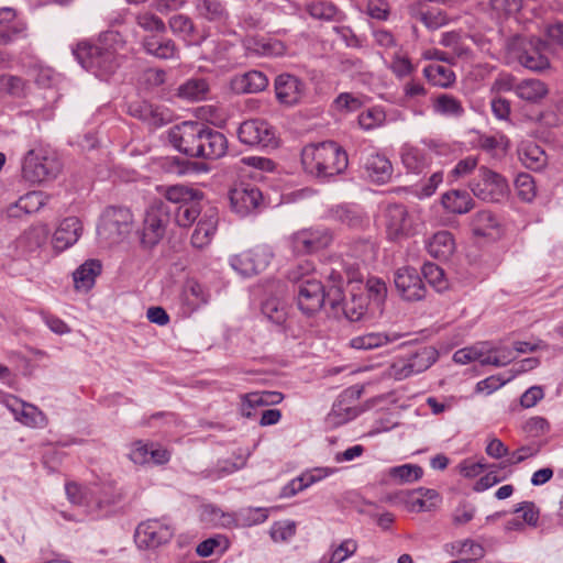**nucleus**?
Segmentation results:
<instances>
[{
  "label": "nucleus",
  "mask_w": 563,
  "mask_h": 563,
  "mask_svg": "<svg viewBox=\"0 0 563 563\" xmlns=\"http://www.w3.org/2000/svg\"><path fill=\"white\" fill-rule=\"evenodd\" d=\"M357 550V543L353 539L343 540L330 554L323 555L319 563H342L352 556Z\"/></svg>",
  "instance_id": "obj_47"
},
{
  "label": "nucleus",
  "mask_w": 563,
  "mask_h": 563,
  "mask_svg": "<svg viewBox=\"0 0 563 563\" xmlns=\"http://www.w3.org/2000/svg\"><path fill=\"white\" fill-rule=\"evenodd\" d=\"M389 68L398 78L409 76L415 70V67L409 58L400 55L394 56Z\"/></svg>",
  "instance_id": "obj_61"
},
{
  "label": "nucleus",
  "mask_w": 563,
  "mask_h": 563,
  "mask_svg": "<svg viewBox=\"0 0 563 563\" xmlns=\"http://www.w3.org/2000/svg\"><path fill=\"white\" fill-rule=\"evenodd\" d=\"M507 145L508 140L503 135L498 137L492 135H484L479 139V146L486 152H493L496 150H501L503 152H505Z\"/></svg>",
  "instance_id": "obj_63"
},
{
  "label": "nucleus",
  "mask_w": 563,
  "mask_h": 563,
  "mask_svg": "<svg viewBox=\"0 0 563 563\" xmlns=\"http://www.w3.org/2000/svg\"><path fill=\"white\" fill-rule=\"evenodd\" d=\"M198 15L212 23H224L229 12L220 0H195Z\"/></svg>",
  "instance_id": "obj_33"
},
{
  "label": "nucleus",
  "mask_w": 563,
  "mask_h": 563,
  "mask_svg": "<svg viewBox=\"0 0 563 563\" xmlns=\"http://www.w3.org/2000/svg\"><path fill=\"white\" fill-rule=\"evenodd\" d=\"M428 253L438 260H449L455 251V241L453 234L449 231H439L429 241L427 245Z\"/></svg>",
  "instance_id": "obj_29"
},
{
  "label": "nucleus",
  "mask_w": 563,
  "mask_h": 563,
  "mask_svg": "<svg viewBox=\"0 0 563 563\" xmlns=\"http://www.w3.org/2000/svg\"><path fill=\"white\" fill-rule=\"evenodd\" d=\"M549 422L543 417H532L523 426V430L531 437H540L549 431Z\"/></svg>",
  "instance_id": "obj_60"
},
{
  "label": "nucleus",
  "mask_w": 563,
  "mask_h": 563,
  "mask_svg": "<svg viewBox=\"0 0 563 563\" xmlns=\"http://www.w3.org/2000/svg\"><path fill=\"white\" fill-rule=\"evenodd\" d=\"M439 353L433 346H422L415 352L397 358L389 367V376L402 380L427 371L438 360Z\"/></svg>",
  "instance_id": "obj_8"
},
{
  "label": "nucleus",
  "mask_w": 563,
  "mask_h": 563,
  "mask_svg": "<svg viewBox=\"0 0 563 563\" xmlns=\"http://www.w3.org/2000/svg\"><path fill=\"white\" fill-rule=\"evenodd\" d=\"M423 75L434 86L448 88L455 81L454 71L443 65L431 64L424 67Z\"/></svg>",
  "instance_id": "obj_44"
},
{
  "label": "nucleus",
  "mask_w": 563,
  "mask_h": 563,
  "mask_svg": "<svg viewBox=\"0 0 563 563\" xmlns=\"http://www.w3.org/2000/svg\"><path fill=\"white\" fill-rule=\"evenodd\" d=\"M385 119L382 111L376 109H368L358 115V123L364 130H372L378 126Z\"/></svg>",
  "instance_id": "obj_57"
},
{
  "label": "nucleus",
  "mask_w": 563,
  "mask_h": 563,
  "mask_svg": "<svg viewBox=\"0 0 563 563\" xmlns=\"http://www.w3.org/2000/svg\"><path fill=\"white\" fill-rule=\"evenodd\" d=\"M100 273L101 264L99 261L85 262L73 274L76 289L88 291L95 285V279Z\"/></svg>",
  "instance_id": "obj_35"
},
{
  "label": "nucleus",
  "mask_w": 563,
  "mask_h": 563,
  "mask_svg": "<svg viewBox=\"0 0 563 563\" xmlns=\"http://www.w3.org/2000/svg\"><path fill=\"white\" fill-rule=\"evenodd\" d=\"M29 91V84L22 77L0 75V97L24 98Z\"/></svg>",
  "instance_id": "obj_39"
},
{
  "label": "nucleus",
  "mask_w": 563,
  "mask_h": 563,
  "mask_svg": "<svg viewBox=\"0 0 563 563\" xmlns=\"http://www.w3.org/2000/svg\"><path fill=\"white\" fill-rule=\"evenodd\" d=\"M308 12L314 19L330 21L334 18L336 9L332 3L319 2L310 4Z\"/></svg>",
  "instance_id": "obj_59"
},
{
  "label": "nucleus",
  "mask_w": 563,
  "mask_h": 563,
  "mask_svg": "<svg viewBox=\"0 0 563 563\" xmlns=\"http://www.w3.org/2000/svg\"><path fill=\"white\" fill-rule=\"evenodd\" d=\"M401 162L408 172L415 174L421 173L429 165L427 154L422 150L413 146H408L402 150Z\"/></svg>",
  "instance_id": "obj_46"
},
{
  "label": "nucleus",
  "mask_w": 563,
  "mask_h": 563,
  "mask_svg": "<svg viewBox=\"0 0 563 563\" xmlns=\"http://www.w3.org/2000/svg\"><path fill=\"white\" fill-rule=\"evenodd\" d=\"M412 16L419 20L429 30H438L449 22L446 13L440 9L417 11Z\"/></svg>",
  "instance_id": "obj_49"
},
{
  "label": "nucleus",
  "mask_w": 563,
  "mask_h": 563,
  "mask_svg": "<svg viewBox=\"0 0 563 563\" xmlns=\"http://www.w3.org/2000/svg\"><path fill=\"white\" fill-rule=\"evenodd\" d=\"M333 241V231L329 228L317 227L300 230L290 238L294 252L310 254L328 247Z\"/></svg>",
  "instance_id": "obj_12"
},
{
  "label": "nucleus",
  "mask_w": 563,
  "mask_h": 563,
  "mask_svg": "<svg viewBox=\"0 0 563 563\" xmlns=\"http://www.w3.org/2000/svg\"><path fill=\"white\" fill-rule=\"evenodd\" d=\"M313 265L309 261L300 262L295 268H292L287 277L290 282L297 284V287L300 286V283L302 280H306L307 278H314L313 276H310V273L313 271Z\"/></svg>",
  "instance_id": "obj_58"
},
{
  "label": "nucleus",
  "mask_w": 563,
  "mask_h": 563,
  "mask_svg": "<svg viewBox=\"0 0 563 563\" xmlns=\"http://www.w3.org/2000/svg\"><path fill=\"white\" fill-rule=\"evenodd\" d=\"M422 275L427 283L434 287L438 291L446 288V280L443 269L433 263H426L422 266Z\"/></svg>",
  "instance_id": "obj_52"
},
{
  "label": "nucleus",
  "mask_w": 563,
  "mask_h": 563,
  "mask_svg": "<svg viewBox=\"0 0 563 563\" xmlns=\"http://www.w3.org/2000/svg\"><path fill=\"white\" fill-rule=\"evenodd\" d=\"M386 227L393 239L409 230L408 211L404 205L389 203L385 210Z\"/></svg>",
  "instance_id": "obj_28"
},
{
  "label": "nucleus",
  "mask_w": 563,
  "mask_h": 563,
  "mask_svg": "<svg viewBox=\"0 0 563 563\" xmlns=\"http://www.w3.org/2000/svg\"><path fill=\"white\" fill-rule=\"evenodd\" d=\"M272 258V249L268 245L262 244L233 255L230 258V265L240 275L251 277L266 269Z\"/></svg>",
  "instance_id": "obj_10"
},
{
  "label": "nucleus",
  "mask_w": 563,
  "mask_h": 563,
  "mask_svg": "<svg viewBox=\"0 0 563 563\" xmlns=\"http://www.w3.org/2000/svg\"><path fill=\"white\" fill-rule=\"evenodd\" d=\"M262 313L273 323L282 325L287 320V305L278 297H269L262 303Z\"/></svg>",
  "instance_id": "obj_45"
},
{
  "label": "nucleus",
  "mask_w": 563,
  "mask_h": 563,
  "mask_svg": "<svg viewBox=\"0 0 563 563\" xmlns=\"http://www.w3.org/2000/svg\"><path fill=\"white\" fill-rule=\"evenodd\" d=\"M301 163L306 173L320 179H328L344 172L349 159L342 147L333 141H327L305 146Z\"/></svg>",
  "instance_id": "obj_1"
},
{
  "label": "nucleus",
  "mask_w": 563,
  "mask_h": 563,
  "mask_svg": "<svg viewBox=\"0 0 563 563\" xmlns=\"http://www.w3.org/2000/svg\"><path fill=\"white\" fill-rule=\"evenodd\" d=\"M518 156L522 165L531 170H541L548 162L545 152L533 142L522 143Z\"/></svg>",
  "instance_id": "obj_31"
},
{
  "label": "nucleus",
  "mask_w": 563,
  "mask_h": 563,
  "mask_svg": "<svg viewBox=\"0 0 563 563\" xmlns=\"http://www.w3.org/2000/svg\"><path fill=\"white\" fill-rule=\"evenodd\" d=\"M60 170L59 159L45 155L42 151L30 150L22 162V176L33 184L55 179Z\"/></svg>",
  "instance_id": "obj_6"
},
{
  "label": "nucleus",
  "mask_w": 563,
  "mask_h": 563,
  "mask_svg": "<svg viewBox=\"0 0 563 563\" xmlns=\"http://www.w3.org/2000/svg\"><path fill=\"white\" fill-rule=\"evenodd\" d=\"M202 196L203 194L199 190L181 185H176L166 189V201H155L154 203L186 205L197 198H202Z\"/></svg>",
  "instance_id": "obj_42"
},
{
  "label": "nucleus",
  "mask_w": 563,
  "mask_h": 563,
  "mask_svg": "<svg viewBox=\"0 0 563 563\" xmlns=\"http://www.w3.org/2000/svg\"><path fill=\"white\" fill-rule=\"evenodd\" d=\"M232 210L245 217L260 208L263 202L262 191L251 184H241L230 191Z\"/></svg>",
  "instance_id": "obj_15"
},
{
  "label": "nucleus",
  "mask_w": 563,
  "mask_h": 563,
  "mask_svg": "<svg viewBox=\"0 0 563 563\" xmlns=\"http://www.w3.org/2000/svg\"><path fill=\"white\" fill-rule=\"evenodd\" d=\"M179 98L188 101H201L206 99L209 84L203 78H190L178 87Z\"/></svg>",
  "instance_id": "obj_41"
},
{
  "label": "nucleus",
  "mask_w": 563,
  "mask_h": 563,
  "mask_svg": "<svg viewBox=\"0 0 563 563\" xmlns=\"http://www.w3.org/2000/svg\"><path fill=\"white\" fill-rule=\"evenodd\" d=\"M334 285L325 292L324 286L317 278H307L297 287L298 308L307 316L314 314L328 302L332 310L340 306L341 286L344 278L341 273L332 272L329 276Z\"/></svg>",
  "instance_id": "obj_2"
},
{
  "label": "nucleus",
  "mask_w": 563,
  "mask_h": 563,
  "mask_svg": "<svg viewBox=\"0 0 563 563\" xmlns=\"http://www.w3.org/2000/svg\"><path fill=\"white\" fill-rule=\"evenodd\" d=\"M283 399V394L278 391H261L246 394L242 397L241 413L245 418H252L254 416L253 410L255 408L277 405Z\"/></svg>",
  "instance_id": "obj_25"
},
{
  "label": "nucleus",
  "mask_w": 563,
  "mask_h": 563,
  "mask_svg": "<svg viewBox=\"0 0 563 563\" xmlns=\"http://www.w3.org/2000/svg\"><path fill=\"white\" fill-rule=\"evenodd\" d=\"M539 452L540 444L532 443L529 445H523L510 454L508 462L510 464H519L527 460L528 457L537 455Z\"/></svg>",
  "instance_id": "obj_62"
},
{
  "label": "nucleus",
  "mask_w": 563,
  "mask_h": 563,
  "mask_svg": "<svg viewBox=\"0 0 563 563\" xmlns=\"http://www.w3.org/2000/svg\"><path fill=\"white\" fill-rule=\"evenodd\" d=\"M518 196L527 202L536 197V185L533 178L529 174H519L515 180Z\"/></svg>",
  "instance_id": "obj_54"
},
{
  "label": "nucleus",
  "mask_w": 563,
  "mask_h": 563,
  "mask_svg": "<svg viewBox=\"0 0 563 563\" xmlns=\"http://www.w3.org/2000/svg\"><path fill=\"white\" fill-rule=\"evenodd\" d=\"M519 62L523 67L533 71H542L550 66L548 57L536 47L525 49L519 56Z\"/></svg>",
  "instance_id": "obj_48"
},
{
  "label": "nucleus",
  "mask_w": 563,
  "mask_h": 563,
  "mask_svg": "<svg viewBox=\"0 0 563 563\" xmlns=\"http://www.w3.org/2000/svg\"><path fill=\"white\" fill-rule=\"evenodd\" d=\"M364 170L373 183L386 184L393 175V166L389 159L382 154L371 153L364 162Z\"/></svg>",
  "instance_id": "obj_23"
},
{
  "label": "nucleus",
  "mask_w": 563,
  "mask_h": 563,
  "mask_svg": "<svg viewBox=\"0 0 563 563\" xmlns=\"http://www.w3.org/2000/svg\"><path fill=\"white\" fill-rule=\"evenodd\" d=\"M468 186L475 197L488 202L499 201L508 190L506 179L485 166L478 168L477 177Z\"/></svg>",
  "instance_id": "obj_9"
},
{
  "label": "nucleus",
  "mask_w": 563,
  "mask_h": 563,
  "mask_svg": "<svg viewBox=\"0 0 563 563\" xmlns=\"http://www.w3.org/2000/svg\"><path fill=\"white\" fill-rule=\"evenodd\" d=\"M548 92L547 85L540 79H523L515 87V93L520 99L529 102H539Z\"/></svg>",
  "instance_id": "obj_36"
},
{
  "label": "nucleus",
  "mask_w": 563,
  "mask_h": 563,
  "mask_svg": "<svg viewBox=\"0 0 563 563\" xmlns=\"http://www.w3.org/2000/svg\"><path fill=\"white\" fill-rule=\"evenodd\" d=\"M276 99L285 106L297 104L305 95L306 85L297 76L284 73L274 81Z\"/></svg>",
  "instance_id": "obj_17"
},
{
  "label": "nucleus",
  "mask_w": 563,
  "mask_h": 563,
  "mask_svg": "<svg viewBox=\"0 0 563 563\" xmlns=\"http://www.w3.org/2000/svg\"><path fill=\"white\" fill-rule=\"evenodd\" d=\"M397 340L396 335L389 336L382 332H371L357 335L350 341V345L356 350H373Z\"/></svg>",
  "instance_id": "obj_43"
},
{
  "label": "nucleus",
  "mask_w": 563,
  "mask_h": 563,
  "mask_svg": "<svg viewBox=\"0 0 563 563\" xmlns=\"http://www.w3.org/2000/svg\"><path fill=\"white\" fill-rule=\"evenodd\" d=\"M143 51L161 60H178L180 58V48L177 43L164 34L145 35L141 41Z\"/></svg>",
  "instance_id": "obj_16"
},
{
  "label": "nucleus",
  "mask_w": 563,
  "mask_h": 563,
  "mask_svg": "<svg viewBox=\"0 0 563 563\" xmlns=\"http://www.w3.org/2000/svg\"><path fill=\"white\" fill-rule=\"evenodd\" d=\"M218 227V217L214 210L206 212L198 221L191 235V244L196 249H202L210 244Z\"/></svg>",
  "instance_id": "obj_26"
},
{
  "label": "nucleus",
  "mask_w": 563,
  "mask_h": 563,
  "mask_svg": "<svg viewBox=\"0 0 563 563\" xmlns=\"http://www.w3.org/2000/svg\"><path fill=\"white\" fill-rule=\"evenodd\" d=\"M238 137L241 143L249 146L275 147L277 145L273 126L260 119L242 122L238 129Z\"/></svg>",
  "instance_id": "obj_13"
},
{
  "label": "nucleus",
  "mask_w": 563,
  "mask_h": 563,
  "mask_svg": "<svg viewBox=\"0 0 563 563\" xmlns=\"http://www.w3.org/2000/svg\"><path fill=\"white\" fill-rule=\"evenodd\" d=\"M228 150V141L223 133L203 123L200 142V158L217 159Z\"/></svg>",
  "instance_id": "obj_21"
},
{
  "label": "nucleus",
  "mask_w": 563,
  "mask_h": 563,
  "mask_svg": "<svg viewBox=\"0 0 563 563\" xmlns=\"http://www.w3.org/2000/svg\"><path fill=\"white\" fill-rule=\"evenodd\" d=\"M26 26L20 21H13L0 30V45H9L25 35Z\"/></svg>",
  "instance_id": "obj_55"
},
{
  "label": "nucleus",
  "mask_w": 563,
  "mask_h": 563,
  "mask_svg": "<svg viewBox=\"0 0 563 563\" xmlns=\"http://www.w3.org/2000/svg\"><path fill=\"white\" fill-rule=\"evenodd\" d=\"M82 234V224L77 217H68L62 220L53 235V246L57 252H63L73 246Z\"/></svg>",
  "instance_id": "obj_20"
},
{
  "label": "nucleus",
  "mask_w": 563,
  "mask_h": 563,
  "mask_svg": "<svg viewBox=\"0 0 563 563\" xmlns=\"http://www.w3.org/2000/svg\"><path fill=\"white\" fill-rule=\"evenodd\" d=\"M363 102L360 97H356L349 92L340 93L335 100L334 106L341 111H356L362 107Z\"/></svg>",
  "instance_id": "obj_56"
},
{
  "label": "nucleus",
  "mask_w": 563,
  "mask_h": 563,
  "mask_svg": "<svg viewBox=\"0 0 563 563\" xmlns=\"http://www.w3.org/2000/svg\"><path fill=\"white\" fill-rule=\"evenodd\" d=\"M202 198H197L186 205H170L164 203L169 210V220L174 217V221L178 227L188 228L194 224L201 213L200 201Z\"/></svg>",
  "instance_id": "obj_27"
},
{
  "label": "nucleus",
  "mask_w": 563,
  "mask_h": 563,
  "mask_svg": "<svg viewBox=\"0 0 563 563\" xmlns=\"http://www.w3.org/2000/svg\"><path fill=\"white\" fill-rule=\"evenodd\" d=\"M422 475V467L415 464H404L389 470V476L399 483H412L420 479Z\"/></svg>",
  "instance_id": "obj_50"
},
{
  "label": "nucleus",
  "mask_w": 563,
  "mask_h": 563,
  "mask_svg": "<svg viewBox=\"0 0 563 563\" xmlns=\"http://www.w3.org/2000/svg\"><path fill=\"white\" fill-rule=\"evenodd\" d=\"M324 218L350 229H362L367 224L366 217L356 207L345 203L330 207Z\"/></svg>",
  "instance_id": "obj_22"
},
{
  "label": "nucleus",
  "mask_w": 563,
  "mask_h": 563,
  "mask_svg": "<svg viewBox=\"0 0 563 563\" xmlns=\"http://www.w3.org/2000/svg\"><path fill=\"white\" fill-rule=\"evenodd\" d=\"M132 222L133 217L128 208L108 207L101 214L97 232L104 243L115 244L130 233Z\"/></svg>",
  "instance_id": "obj_4"
},
{
  "label": "nucleus",
  "mask_w": 563,
  "mask_h": 563,
  "mask_svg": "<svg viewBox=\"0 0 563 563\" xmlns=\"http://www.w3.org/2000/svg\"><path fill=\"white\" fill-rule=\"evenodd\" d=\"M203 123L183 121L167 131L168 142L175 150L190 158H200V142Z\"/></svg>",
  "instance_id": "obj_7"
},
{
  "label": "nucleus",
  "mask_w": 563,
  "mask_h": 563,
  "mask_svg": "<svg viewBox=\"0 0 563 563\" xmlns=\"http://www.w3.org/2000/svg\"><path fill=\"white\" fill-rule=\"evenodd\" d=\"M46 203V196L42 191H30L22 196L14 205L8 208L10 217H20V212L25 214L37 212Z\"/></svg>",
  "instance_id": "obj_32"
},
{
  "label": "nucleus",
  "mask_w": 563,
  "mask_h": 563,
  "mask_svg": "<svg viewBox=\"0 0 563 563\" xmlns=\"http://www.w3.org/2000/svg\"><path fill=\"white\" fill-rule=\"evenodd\" d=\"M231 85L236 93H257L266 89L268 78L260 70H250L235 76Z\"/></svg>",
  "instance_id": "obj_24"
},
{
  "label": "nucleus",
  "mask_w": 563,
  "mask_h": 563,
  "mask_svg": "<svg viewBox=\"0 0 563 563\" xmlns=\"http://www.w3.org/2000/svg\"><path fill=\"white\" fill-rule=\"evenodd\" d=\"M135 22L142 30L152 34H165L167 30L166 23L151 12L139 13Z\"/></svg>",
  "instance_id": "obj_51"
},
{
  "label": "nucleus",
  "mask_w": 563,
  "mask_h": 563,
  "mask_svg": "<svg viewBox=\"0 0 563 563\" xmlns=\"http://www.w3.org/2000/svg\"><path fill=\"white\" fill-rule=\"evenodd\" d=\"M471 228L474 235L490 238L498 228V220L492 211L481 210L473 216Z\"/></svg>",
  "instance_id": "obj_37"
},
{
  "label": "nucleus",
  "mask_w": 563,
  "mask_h": 563,
  "mask_svg": "<svg viewBox=\"0 0 563 563\" xmlns=\"http://www.w3.org/2000/svg\"><path fill=\"white\" fill-rule=\"evenodd\" d=\"M15 419L31 428H43L47 423L45 415L35 406L21 402L20 408H11Z\"/></svg>",
  "instance_id": "obj_40"
},
{
  "label": "nucleus",
  "mask_w": 563,
  "mask_h": 563,
  "mask_svg": "<svg viewBox=\"0 0 563 563\" xmlns=\"http://www.w3.org/2000/svg\"><path fill=\"white\" fill-rule=\"evenodd\" d=\"M128 113L153 128L163 126L170 121L168 110L143 100L130 102Z\"/></svg>",
  "instance_id": "obj_19"
},
{
  "label": "nucleus",
  "mask_w": 563,
  "mask_h": 563,
  "mask_svg": "<svg viewBox=\"0 0 563 563\" xmlns=\"http://www.w3.org/2000/svg\"><path fill=\"white\" fill-rule=\"evenodd\" d=\"M170 32L187 45L200 46L209 36L207 30L199 32L192 19L186 14H174L168 19Z\"/></svg>",
  "instance_id": "obj_18"
},
{
  "label": "nucleus",
  "mask_w": 563,
  "mask_h": 563,
  "mask_svg": "<svg viewBox=\"0 0 563 563\" xmlns=\"http://www.w3.org/2000/svg\"><path fill=\"white\" fill-rule=\"evenodd\" d=\"M253 49L264 56H277L284 54L285 46L277 40L261 38L254 41Z\"/></svg>",
  "instance_id": "obj_53"
},
{
  "label": "nucleus",
  "mask_w": 563,
  "mask_h": 563,
  "mask_svg": "<svg viewBox=\"0 0 563 563\" xmlns=\"http://www.w3.org/2000/svg\"><path fill=\"white\" fill-rule=\"evenodd\" d=\"M394 283L404 299L418 301L426 297V285L413 267L398 268L394 274Z\"/></svg>",
  "instance_id": "obj_14"
},
{
  "label": "nucleus",
  "mask_w": 563,
  "mask_h": 563,
  "mask_svg": "<svg viewBox=\"0 0 563 563\" xmlns=\"http://www.w3.org/2000/svg\"><path fill=\"white\" fill-rule=\"evenodd\" d=\"M433 112L445 118H461L465 110L462 101L449 93L438 95L432 102Z\"/></svg>",
  "instance_id": "obj_34"
},
{
  "label": "nucleus",
  "mask_w": 563,
  "mask_h": 563,
  "mask_svg": "<svg viewBox=\"0 0 563 563\" xmlns=\"http://www.w3.org/2000/svg\"><path fill=\"white\" fill-rule=\"evenodd\" d=\"M73 54L82 68L101 79L113 74L119 66L115 53L110 48L81 42Z\"/></svg>",
  "instance_id": "obj_3"
},
{
  "label": "nucleus",
  "mask_w": 563,
  "mask_h": 563,
  "mask_svg": "<svg viewBox=\"0 0 563 563\" xmlns=\"http://www.w3.org/2000/svg\"><path fill=\"white\" fill-rule=\"evenodd\" d=\"M441 203L445 210L464 214L474 208V200L465 190L453 189L442 195Z\"/></svg>",
  "instance_id": "obj_30"
},
{
  "label": "nucleus",
  "mask_w": 563,
  "mask_h": 563,
  "mask_svg": "<svg viewBox=\"0 0 563 563\" xmlns=\"http://www.w3.org/2000/svg\"><path fill=\"white\" fill-rule=\"evenodd\" d=\"M366 298L363 296L352 295L350 300H345L343 296L340 297V306L333 310L335 314L342 311L344 317L352 321H358L366 313Z\"/></svg>",
  "instance_id": "obj_38"
},
{
  "label": "nucleus",
  "mask_w": 563,
  "mask_h": 563,
  "mask_svg": "<svg viewBox=\"0 0 563 563\" xmlns=\"http://www.w3.org/2000/svg\"><path fill=\"white\" fill-rule=\"evenodd\" d=\"M174 536V528L166 518L148 519L135 530V542L140 548L154 549L167 543Z\"/></svg>",
  "instance_id": "obj_11"
},
{
  "label": "nucleus",
  "mask_w": 563,
  "mask_h": 563,
  "mask_svg": "<svg viewBox=\"0 0 563 563\" xmlns=\"http://www.w3.org/2000/svg\"><path fill=\"white\" fill-rule=\"evenodd\" d=\"M169 223L168 207L164 203H152L145 212L142 227L137 230L142 247H155L164 239Z\"/></svg>",
  "instance_id": "obj_5"
},
{
  "label": "nucleus",
  "mask_w": 563,
  "mask_h": 563,
  "mask_svg": "<svg viewBox=\"0 0 563 563\" xmlns=\"http://www.w3.org/2000/svg\"><path fill=\"white\" fill-rule=\"evenodd\" d=\"M515 512H522L523 521L530 526H536L539 520V510L531 501L521 503Z\"/></svg>",
  "instance_id": "obj_64"
}]
</instances>
